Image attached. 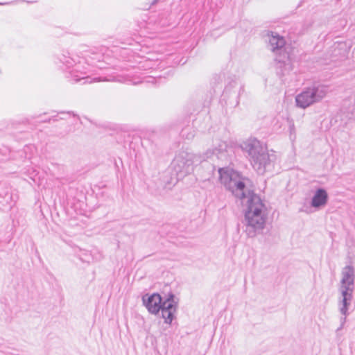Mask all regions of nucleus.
Returning <instances> with one entry per match:
<instances>
[{
  "label": "nucleus",
  "mask_w": 355,
  "mask_h": 355,
  "mask_svg": "<svg viewBox=\"0 0 355 355\" xmlns=\"http://www.w3.org/2000/svg\"><path fill=\"white\" fill-rule=\"evenodd\" d=\"M218 173L225 188L241 200L242 204L245 201V218L242 223L245 226L244 231L248 237H254L265 225L266 217L263 211L264 204L258 195L246 189V178L240 173L227 168H220Z\"/></svg>",
  "instance_id": "1"
},
{
  "label": "nucleus",
  "mask_w": 355,
  "mask_h": 355,
  "mask_svg": "<svg viewBox=\"0 0 355 355\" xmlns=\"http://www.w3.org/2000/svg\"><path fill=\"white\" fill-rule=\"evenodd\" d=\"M56 64L63 67L65 78L71 83L83 81L82 84H91L101 81L122 82L123 78L120 76L107 74L104 76L91 77L87 75V67L84 66L85 59L77 55L72 54L67 50H62L55 55Z\"/></svg>",
  "instance_id": "2"
},
{
  "label": "nucleus",
  "mask_w": 355,
  "mask_h": 355,
  "mask_svg": "<svg viewBox=\"0 0 355 355\" xmlns=\"http://www.w3.org/2000/svg\"><path fill=\"white\" fill-rule=\"evenodd\" d=\"M243 150L248 153L253 168L260 174L272 171L274 168L277 157L269 153L267 147L257 139H250L244 142Z\"/></svg>",
  "instance_id": "3"
},
{
  "label": "nucleus",
  "mask_w": 355,
  "mask_h": 355,
  "mask_svg": "<svg viewBox=\"0 0 355 355\" xmlns=\"http://www.w3.org/2000/svg\"><path fill=\"white\" fill-rule=\"evenodd\" d=\"M200 157L187 150H180L173 159L171 166L177 179H180L193 171L195 162H200Z\"/></svg>",
  "instance_id": "4"
},
{
  "label": "nucleus",
  "mask_w": 355,
  "mask_h": 355,
  "mask_svg": "<svg viewBox=\"0 0 355 355\" xmlns=\"http://www.w3.org/2000/svg\"><path fill=\"white\" fill-rule=\"evenodd\" d=\"M328 92V87L324 85H313L305 88L295 97L296 105L301 108H306L313 103L324 98Z\"/></svg>",
  "instance_id": "5"
},
{
  "label": "nucleus",
  "mask_w": 355,
  "mask_h": 355,
  "mask_svg": "<svg viewBox=\"0 0 355 355\" xmlns=\"http://www.w3.org/2000/svg\"><path fill=\"white\" fill-rule=\"evenodd\" d=\"M243 92L244 85L237 78L231 79L223 90L222 100L226 105L235 107L239 105L240 96Z\"/></svg>",
  "instance_id": "6"
},
{
  "label": "nucleus",
  "mask_w": 355,
  "mask_h": 355,
  "mask_svg": "<svg viewBox=\"0 0 355 355\" xmlns=\"http://www.w3.org/2000/svg\"><path fill=\"white\" fill-rule=\"evenodd\" d=\"M162 318L164 320V323L171 324L172 321L175 318V313L178 309V302L175 300V295L173 293H168L167 297L162 300Z\"/></svg>",
  "instance_id": "7"
},
{
  "label": "nucleus",
  "mask_w": 355,
  "mask_h": 355,
  "mask_svg": "<svg viewBox=\"0 0 355 355\" xmlns=\"http://www.w3.org/2000/svg\"><path fill=\"white\" fill-rule=\"evenodd\" d=\"M142 302L150 313L159 315V313H161V317L162 318V308L164 306H162V297L159 293L146 294L142 297Z\"/></svg>",
  "instance_id": "8"
},
{
  "label": "nucleus",
  "mask_w": 355,
  "mask_h": 355,
  "mask_svg": "<svg viewBox=\"0 0 355 355\" xmlns=\"http://www.w3.org/2000/svg\"><path fill=\"white\" fill-rule=\"evenodd\" d=\"M355 281V271L352 266H346L342 271V279L339 290L348 288L349 291H354Z\"/></svg>",
  "instance_id": "9"
},
{
  "label": "nucleus",
  "mask_w": 355,
  "mask_h": 355,
  "mask_svg": "<svg viewBox=\"0 0 355 355\" xmlns=\"http://www.w3.org/2000/svg\"><path fill=\"white\" fill-rule=\"evenodd\" d=\"M339 291L341 293V299L338 302L339 311L342 315L347 316L349 315V309L353 300L354 291L348 288Z\"/></svg>",
  "instance_id": "10"
},
{
  "label": "nucleus",
  "mask_w": 355,
  "mask_h": 355,
  "mask_svg": "<svg viewBox=\"0 0 355 355\" xmlns=\"http://www.w3.org/2000/svg\"><path fill=\"white\" fill-rule=\"evenodd\" d=\"M165 79L166 78L162 76H153L144 75L143 76L138 78L137 80H127L126 81L131 83L132 85L151 84L154 85H159L164 83L165 82Z\"/></svg>",
  "instance_id": "11"
},
{
  "label": "nucleus",
  "mask_w": 355,
  "mask_h": 355,
  "mask_svg": "<svg viewBox=\"0 0 355 355\" xmlns=\"http://www.w3.org/2000/svg\"><path fill=\"white\" fill-rule=\"evenodd\" d=\"M328 201V194L327 191L323 188L318 189L312 199L311 205L314 208H320L324 206Z\"/></svg>",
  "instance_id": "12"
},
{
  "label": "nucleus",
  "mask_w": 355,
  "mask_h": 355,
  "mask_svg": "<svg viewBox=\"0 0 355 355\" xmlns=\"http://www.w3.org/2000/svg\"><path fill=\"white\" fill-rule=\"evenodd\" d=\"M286 42L283 37L279 35H272L269 39L268 46L270 49L276 54L282 55L284 51Z\"/></svg>",
  "instance_id": "13"
},
{
  "label": "nucleus",
  "mask_w": 355,
  "mask_h": 355,
  "mask_svg": "<svg viewBox=\"0 0 355 355\" xmlns=\"http://www.w3.org/2000/svg\"><path fill=\"white\" fill-rule=\"evenodd\" d=\"M91 55H87L85 59L84 66L87 67L89 65L95 66L98 68H103L104 66L102 63L103 55L99 52H91Z\"/></svg>",
  "instance_id": "14"
},
{
  "label": "nucleus",
  "mask_w": 355,
  "mask_h": 355,
  "mask_svg": "<svg viewBox=\"0 0 355 355\" xmlns=\"http://www.w3.org/2000/svg\"><path fill=\"white\" fill-rule=\"evenodd\" d=\"M227 148V144L220 139H216L215 144H214V148L208 149L205 153L207 158L210 157L213 155H218L220 153H223Z\"/></svg>",
  "instance_id": "15"
},
{
  "label": "nucleus",
  "mask_w": 355,
  "mask_h": 355,
  "mask_svg": "<svg viewBox=\"0 0 355 355\" xmlns=\"http://www.w3.org/2000/svg\"><path fill=\"white\" fill-rule=\"evenodd\" d=\"M313 20L311 17L305 19L301 24L296 28V31L298 35H304L312 26Z\"/></svg>",
  "instance_id": "16"
},
{
  "label": "nucleus",
  "mask_w": 355,
  "mask_h": 355,
  "mask_svg": "<svg viewBox=\"0 0 355 355\" xmlns=\"http://www.w3.org/2000/svg\"><path fill=\"white\" fill-rule=\"evenodd\" d=\"M71 115L70 112H60L56 115H53L51 117L48 119H41L39 120L40 122L42 123H51V121H58L59 120H64L65 119V116H69Z\"/></svg>",
  "instance_id": "17"
},
{
  "label": "nucleus",
  "mask_w": 355,
  "mask_h": 355,
  "mask_svg": "<svg viewBox=\"0 0 355 355\" xmlns=\"http://www.w3.org/2000/svg\"><path fill=\"white\" fill-rule=\"evenodd\" d=\"M276 60L278 62V67L282 69V75H285L292 70V66L288 59L284 60L277 58Z\"/></svg>",
  "instance_id": "18"
},
{
  "label": "nucleus",
  "mask_w": 355,
  "mask_h": 355,
  "mask_svg": "<svg viewBox=\"0 0 355 355\" xmlns=\"http://www.w3.org/2000/svg\"><path fill=\"white\" fill-rule=\"evenodd\" d=\"M180 135L184 139L191 140L195 137V130L193 127L187 126L182 129Z\"/></svg>",
  "instance_id": "19"
},
{
  "label": "nucleus",
  "mask_w": 355,
  "mask_h": 355,
  "mask_svg": "<svg viewBox=\"0 0 355 355\" xmlns=\"http://www.w3.org/2000/svg\"><path fill=\"white\" fill-rule=\"evenodd\" d=\"M139 68L145 71L153 69L155 67V62L150 60L143 59L139 62Z\"/></svg>",
  "instance_id": "20"
},
{
  "label": "nucleus",
  "mask_w": 355,
  "mask_h": 355,
  "mask_svg": "<svg viewBox=\"0 0 355 355\" xmlns=\"http://www.w3.org/2000/svg\"><path fill=\"white\" fill-rule=\"evenodd\" d=\"M347 316L343 315V317L340 318V328H343L344 324L346 322Z\"/></svg>",
  "instance_id": "21"
},
{
  "label": "nucleus",
  "mask_w": 355,
  "mask_h": 355,
  "mask_svg": "<svg viewBox=\"0 0 355 355\" xmlns=\"http://www.w3.org/2000/svg\"><path fill=\"white\" fill-rule=\"evenodd\" d=\"M160 0H153V1L151 2V5L153 6V5H155L156 3H157Z\"/></svg>",
  "instance_id": "22"
},
{
  "label": "nucleus",
  "mask_w": 355,
  "mask_h": 355,
  "mask_svg": "<svg viewBox=\"0 0 355 355\" xmlns=\"http://www.w3.org/2000/svg\"><path fill=\"white\" fill-rule=\"evenodd\" d=\"M9 3H1V2H0V6H1V5H6V4H9Z\"/></svg>",
  "instance_id": "23"
},
{
  "label": "nucleus",
  "mask_w": 355,
  "mask_h": 355,
  "mask_svg": "<svg viewBox=\"0 0 355 355\" xmlns=\"http://www.w3.org/2000/svg\"><path fill=\"white\" fill-rule=\"evenodd\" d=\"M343 328H340V326L336 329V331H339L340 330H341Z\"/></svg>",
  "instance_id": "24"
},
{
  "label": "nucleus",
  "mask_w": 355,
  "mask_h": 355,
  "mask_svg": "<svg viewBox=\"0 0 355 355\" xmlns=\"http://www.w3.org/2000/svg\"><path fill=\"white\" fill-rule=\"evenodd\" d=\"M132 41H133L132 40H130V42H128V44H130V45L132 44Z\"/></svg>",
  "instance_id": "25"
},
{
  "label": "nucleus",
  "mask_w": 355,
  "mask_h": 355,
  "mask_svg": "<svg viewBox=\"0 0 355 355\" xmlns=\"http://www.w3.org/2000/svg\"><path fill=\"white\" fill-rule=\"evenodd\" d=\"M145 141H146V142H149V141H150V140H149V139H146V140H145Z\"/></svg>",
  "instance_id": "26"
}]
</instances>
